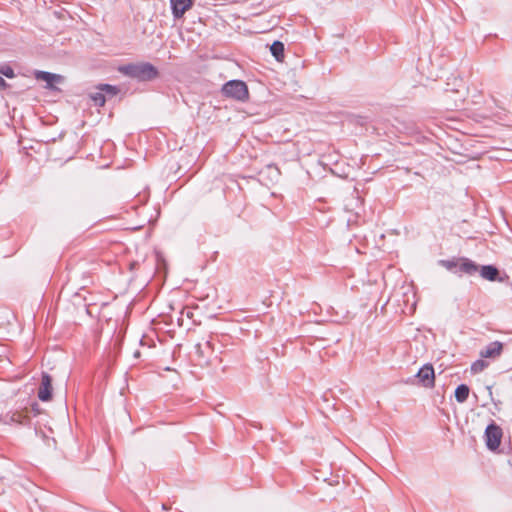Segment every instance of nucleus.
I'll return each mask as SVG.
<instances>
[{"label": "nucleus", "mask_w": 512, "mask_h": 512, "mask_svg": "<svg viewBox=\"0 0 512 512\" xmlns=\"http://www.w3.org/2000/svg\"><path fill=\"white\" fill-rule=\"evenodd\" d=\"M119 72L138 81H150L159 74L157 68L149 62L123 65L119 67Z\"/></svg>", "instance_id": "obj_1"}, {"label": "nucleus", "mask_w": 512, "mask_h": 512, "mask_svg": "<svg viewBox=\"0 0 512 512\" xmlns=\"http://www.w3.org/2000/svg\"><path fill=\"white\" fill-rule=\"evenodd\" d=\"M225 96L244 101L248 98L247 85L241 80H230L222 87Z\"/></svg>", "instance_id": "obj_2"}, {"label": "nucleus", "mask_w": 512, "mask_h": 512, "mask_svg": "<svg viewBox=\"0 0 512 512\" xmlns=\"http://www.w3.org/2000/svg\"><path fill=\"white\" fill-rule=\"evenodd\" d=\"M485 438L486 445L490 450L497 449L502 438L501 428L494 423L488 425L485 430Z\"/></svg>", "instance_id": "obj_3"}, {"label": "nucleus", "mask_w": 512, "mask_h": 512, "mask_svg": "<svg viewBox=\"0 0 512 512\" xmlns=\"http://www.w3.org/2000/svg\"><path fill=\"white\" fill-rule=\"evenodd\" d=\"M52 396V378L48 373H42L41 384L38 389V398L42 402L49 401Z\"/></svg>", "instance_id": "obj_4"}, {"label": "nucleus", "mask_w": 512, "mask_h": 512, "mask_svg": "<svg viewBox=\"0 0 512 512\" xmlns=\"http://www.w3.org/2000/svg\"><path fill=\"white\" fill-rule=\"evenodd\" d=\"M416 376L418 377L419 381L423 384V386L429 388L434 386L435 375L432 365L426 364L423 367H421Z\"/></svg>", "instance_id": "obj_5"}, {"label": "nucleus", "mask_w": 512, "mask_h": 512, "mask_svg": "<svg viewBox=\"0 0 512 512\" xmlns=\"http://www.w3.org/2000/svg\"><path fill=\"white\" fill-rule=\"evenodd\" d=\"M34 76L37 80H42L46 82L47 89H54V83H60L63 81V76L59 74L50 73L47 71H35Z\"/></svg>", "instance_id": "obj_6"}, {"label": "nucleus", "mask_w": 512, "mask_h": 512, "mask_svg": "<svg viewBox=\"0 0 512 512\" xmlns=\"http://www.w3.org/2000/svg\"><path fill=\"white\" fill-rule=\"evenodd\" d=\"M172 14L175 19L181 18L192 5V0H170Z\"/></svg>", "instance_id": "obj_7"}, {"label": "nucleus", "mask_w": 512, "mask_h": 512, "mask_svg": "<svg viewBox=\"0 0 512 512\" xmlns=\"http://www.w3.org/2000/svg\"><path fill=\"white\" fill-rule=\"evenodd\" d=\"M503 351V343L494 341L489 343L484 349L480 351L482 358H495L501 355Z\"/></svg>", "instance_id": "obj_8"}, {"label": "nucleus", "mask_w": 512, "mask_h": 512, "mask_svg": "<svg viewBox=\"0 0 512 512\" xmlns=\"http://www.w3.org/2000/svg\"><path fill=\"white\" fill-rule=\"evenodd\" d=\"M458 270L469 276H473L479 271V266L469 258H459Z\"/></svg>", "instance_id": "obj_9"}, {"label": "nucleus", "mask_w": 512, "mask_h": 512, "mask_svg": "<svg viewBox=\"0 0 512 512\" xmlns=\"http://www.w3.org/2000/svg\"><path fill=\"white\" fill-rule=\"evenodd\" d=\"M480 276L489 281H495L499 275L498 269L493 265H484L479 268Z\"/></svg>", "instance_id": "obj_10"}, {"label": "nucleus", "mask_w": 512, "mask_h": 512, "mask_svg": "<svg viewBox=\"0 0 512 512\" xmlns=\"http://www.w3.org/2000/svg\"><path fill=\"white\" fill-rule=\"evenodd\" d=\"M270 52L277 61H282L284 58V44L280 41H274L270 46Z\"/></svg>", "instance_id": "obj_11"}, {"label": "nucleus", "mask_w": 512, "mask_h": 512, "mask_svg": "<svg viewBox=\"0 0 512 512\" xmlns=\"http://www.w3.org/2000/svg\"><path fill=\"white\" fill-rule=\"evenodd\" d=\"M469 387L466 384H460L455 390V398L459 403H463L468 399Z\"/></svg>", "instance_id": "obj_12"}, {"label": "nucleus", "mask_w": 512, "mask_h": 512, "mask_svg": "<svg viewBox=\"0 0 512 512\" xmlns=\"http://www.w3.org/2000/svg\"><path fill=\"white\" fill-rule=\"evenodd\" d=\"M488 367V363L483 359H478L472 363L470 369L474 374L480 373Z\"/></svg>", "instance_id": "obj_13"}, {"label": "nucleus", "mask_w": 512, "mask_h": 512, "mask_svg": "<svg viewBox=\"0 0 512 512\" xmlns=\"http://www.w3.org/2000/svg\"><path fill=\"white\" fill-rule=\"evenodd\" d=\"M91 99L93 100L94 104L99 107L104 106L106 102L105 96L101 90L100 92L91 94Z\"/></svg>", "instance_id": "obj_14"}, {"label": "nucleus", "mask_w": 512, "mask_h": 512, "mask_svg": "<svg viewBox=\"0 0 512 512\" xmlns=\"http://www.w3.org/2000/svg\"><path fill=\"white\" fill-rule=\"evenodd\" d=\"M442 265L449 271L457 272L455 269H458L459 259L458 260H443Z\"/></svg>", "instance_id": "obj_15"}, {"label": "nucleus", "mask_w": 512, "mask_h": 512, "mask_svg": "<svg viewBox=\"0 0 512 512\" xmlns=\"http://www.w3.org/2000/svg\"><path fill=\"white\" fill-rule=\"evenodd\" d=\"M99 89L102 92H106L112 96L116 95L119 92V89L116 86H112L109 84H102L99 86Z\"/></svg>", "instance_id": "obj_16"}, {"label": "nucleus", "mask_w": 512, "mask_h": 512, "mask_svg": "<svg viewBox=\"0 0 512 512\" xmlns=\"http://www.w3.org/2000/svg\"><path fill=\"white\" fill-rule=\"evenodd\" d=\"M0 74L4 75L7 78H14L15 77L14 70L10 66H8V65L0 67Z\"/></svg>", "instance_id": "obj_17"}, {"label": "nucleus", "mask_w": 512, "mask_h": 512, "mask_svg": "<svg viewBox=\"0 0 512 512\" xmlns=\"http://www.w3.org/2000/svg\"><path fill=\"white\" fill-rule=\"evenodd\" d=\"M21 414H13L11 417V421L21 423Z\"/></svg>", "instance_id": "obj_18"}, {"label": "nucleus", "mask_w": 512, "mask_h": 512, "mask_svg": "<svg viewBox=\"0 0 512 512\" xmlns=\"http://www.w3.org/2000/svg\"><path fill=\"white\" fill-rule=\"evenodd\" d=\"M8 87L7 82L0 76V88L5 89Z\"/></svg>", "instance_id": "obj_19"}]
</instances>
